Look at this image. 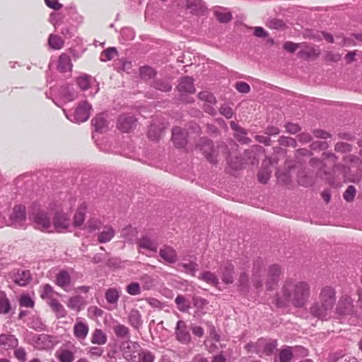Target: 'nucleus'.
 I'll list each match as a JSON object with an SVG mask.
<instances>
[{
  "label": "nucleus",
  "mask_w": 362,
  "mask_h": 362,
  "mask_svg": "<svg viewBox=\"0 0 362 362\" xmlns=\"http://www.w3.org/2000/svg\"><path fill=\"white\" fill-rule=\"evenodd\" d=\"M139 71L141 78L145 80L150 79L156 75L155 70L148 66L141 67Z\"/></svg>",
  "instance_id": "nucleus-52"
},
{
  "label": "nucleus",
  "mask_w": 362,
  "mask_h": 362,
  "mask_svg": "<svg viewBox=\"0 0 362 362\" xmlns=\"http://www.w3.org/2000/svg\"><path fill=\"white\" fill-rule=\"evenodd\" d=\"M235 88L238 92L242 93H247L250 90V86L247 83L243 81L237 82L235 83Z\"/></svg>",
  "instance_id": "nucleus-62"
},
{
  "label": "nucleus",
  "mask_w": 362,
  "mask_h": 362,
  "mask_svg": "<svg viewBox=\"0 0 362 362\" xmlns=\"http://www.w3.org/2000/svg\"><path fill=\"white\" fill-rule=\"evenodd\" d=\"M175 302L178 310L182 313H187L190 308V302L184 296L178 295Z\"/></svg>",
  "instance_id": "nucleus-41"
},
{
  "label": "nucleus",
  "mask_w": 362,
  "mask_h": 362,
  "mask_svg": "<svg viewBox=\"0 0 362 362\" xmlns=\"http://www.w3.org/2000/svg\"><path fill=\"white\" fill-rule=\"evenodd\" d=\"M165 125L159 121H154L150 126L148 137L152 141H158L164 133Z\"/></svg>",
  "instance_id": "nucleus-15"
},
{
  "label": "nucleus",
  "mask_w": 362,
  "mask_h": 362,
  "mask_svg": "<svg viewBox=\"0 0 362 362\" xmlns=\"http://www.w3.org/2000/svg\"><path fill=\"white\" fill-rule=\"evenodd\" d=\"M71 67L72 64L69 56L66 54H61L59 58L58 70L61 72H66L71 71Z\"/></svg>",
  "instance_id": "nucleus-31"
},
{
  "label": "nucleus",
  "mask_w": 362,
  "mask_h": 362,
  "mask_svg": "<svg viewBox=\"0 0 362 362\" xmlns=\"http://www.w3.org/2000/svg\"><path fill=\"white\" fill-rule=\"evenodd\" d=\"M8 225L16 228H25L26 225L25 206L16 205L9 216Z\"/></svg>",
  "instance_id": "nucleus-7"
},
{
  "label": "nucleus",
  "mask_w": 362,
  "mask_h": 362,
  "mask_svg": "<svg viewBox=\"0 0 362 362\" xmlns=\"http://www.w3.org/2000/svg\"><path fill=\"white\" fill-rule=\"evenodd\" d=\"M77 84L81 90H86L91 87L94 82L90 76L84 74L77 78Z\"/></svg>",
  "instance_id": "nucleus-42"
},
{
  "label": "nucleus",
  "mask_w": 362,
  "mask_h": 362,
  "mask_svg": "<svg viewBox=\"0 0 362 362\" xmlns=\"http://www.w3.org/2000/svg\"><path fill=\"white\" fill-rule=\"evenodd\" d=\"M172 141L176 148H184L187 143V132L186 130L176 127L172 130Z\"/></svg>",
  "instance_id": "nucleus-14"
},
{
  "label": "nucleus",
  "mask_w": 362,
  "mask_h": 362,
  "mask_svg": "<svg viewBox=\"0 0 362 362\" xmlns=\"http://www.w3.org/2000/svg\"><path fill=\"white\" fill-rule=\"evenodd\" d=\"M136 234V229L131 226L125 227L122 230V236L128 242H132Z\"/></svg>",
  "instance_id": "nucleus-47"
},
{
  "label": "nucleus",
  "mask_w": 362,
  "mask_h": 362,
  "mask_svg": "<svg viewBox=\"0 0 362 362\" xmlns=\"http://www.w3.org/2000/svg\"><path fill=\"white\" fill-rule=\"evenodd\" d=\"M356 190L353 185H350L348 187L345 192L344 193V199L346 202H352L355 197Z\"/></svg>",
  "instance_id": "nucleus-60"
},
{
  "label": "nucleus",
  "mask_w": 362,
  "mask_h": 362,
  "mask_svg": "<svg viewBox=\"0 0 362 362\" xmlns=\"http://www.w3.org/2000/svg\"><path fill=\"white\" fill-rule=\"evenodd\" d=\"M154 360L155 356L151 351L141 348L132 362H154Z\"/></svg>",
  "instance_id": "nucleus-30"
},
{
  "label": "nucleus",
  "mask_w": 362,
  "mask_h": 362,
  "mask_svg": "<svg viewBox=\"0 0 362 362\" xmlns=\"http://www.w3.org/2000/svg\"><path fill=\"white\" fill-rule=\"evenodd\" d=\"M293 357L292 348L286 346L282 349L279 352L280 362H291Z\"/></svg>",
  "instance_id": "nucleus-51"
},
{
  "label": "nucleus",
  "mask_w": 362,
  "mask_h": 362,
  "mask_svg": "<svg viewBox=\"0 0 362 362\" xmlns=\"http://www.w3.org/2000/svg\"><path fill=\"white\" fill-rule=\"evenodd\" d=\"M20 305L25 308H33L34 306V300L28 295H22L19 299Z\"/></svg>",
  "instance_id": "nucleus-59"
},
{
  "label": "nucleus",
  "mask_w": 362,
  "mask_h": 362,
  "mask_svg": "<svg viewBox=\"0 0 362 362\" xmlns=\"http://www.w3.org/2000/svg\"><path fill=\"white\" fill-rule=\"evenodd\" d=\"M279 143L281 146L296 147V141L294 139L287 136H281L279 139Z\"/></svg>",
  "instance_id": "nucleus-61"
},
{
  "label": "nucleus",
  "mask_w": 362,
  "mask_h": 362,
  "mask_svg": "<svg viewBox=\"0 0 362 362\" xmlns=\"http://www.w3.org/2000/svg\"><path fill=\"white\" fill-rule=\"evenodd\" d=\"M120 296V291L115 288H110L105 292L106 300L110 304H117Z\"/></svg>",
  "instance_id": "nucleus-40"
},
{
  "label": "nucleus",
  "mask_w": 362,
  "mask_h": 362,
  "mask_svg": "<svg viewBox=\"0 0 362 362\" xmlns=\"http://www.w3.org/2000/svg\"><path fill=\"white\" fill-rule=\"evenodd\" d=\"M272 171L269 168H262L257 174L258 181L265 184L269 180Z\"/></svg>",
  "instance_id": "nucleus-53"
},
{
  "label": "nucleus",
  "mask_w": 362,
  "mask_h": 362,
  "mask_svg": "<svg viewBox=\"0 0 362 362\" xmlns=\"http://www.w3.org/2000/svg\"><path fill=\"white\" fill-rule=\"evenodd\" d=\"M214 14L221 23H227L230 21L232 18L230 13L223 8L214 11Z\"/></svg>",
  "instance_id": "nucleus-49"
},
{
  "label": "nucleus",
  "mask_w": 362,
  "mask_h": 362,
  "mask_svg": "<svg viewBox=\"0 0 362 362\" xmlns=\"http://www.w3.org/2000/svg\"><path fill=\"white\" fill-rule=\"evenodd\" d=\"M114 333L119 338L129 339L130 334L127 327L124 325L117 323L112 327Z\"/></svg>",
  "instance_id": "nucleus-39"
},
{
  "label": "nucleus",
  "mask_w": 362,
  "mask_h": 362,
  "mask_svg": "<svg viewBox=\"0 0 362 362\" xmlns=\"http://www.w3.org/2000/svg\"><path fill=\"white\" fill-rule=\"evenodd\" d=\"M192 303L196 308L195 315L197 316L200 317L206 313L208 310L207 305L209 304L207 300L202 297L194 296L192 298Z\"/></svg>",
  "instance_id": "nucleus-25"
},
{
  "label": "nucleus",
  "mask_w": 362,
  "mask_h": 362,
  "mask_svg": "<svg viewBox=\"0 0 362 362\" xmlns=\"http://www.w3.org/2000/svg\"><path fill=\"white\" fill-rule=\"evenodd\" d=\"M310 297V285L308 281L294 279H287L284 282L280 293L275 299L279 308L289 305L295 308H303Z\"/></svg>",
  "instance_id": "nucleus-1"
},
{
  "label": "nucleus",
  "mask_w": 362,
  "mask_h": 362,
  "mask_svg": "<svg viewBox=\"0 0 362 362\" xmlns=\"http://www.w3.org/2000/svg\"><path fill=\"white\" fill-rule=\"evenodd\" d=\"M183 5L190 13L196 16H203L206 11V7L202 0H183Z\"/></svg>",
  "instance_id": "nucleus-11"
},
{
  "label": "nucleus",
  "mask_w": 362,
  "mask_h": 362,
  "mask_svg": "<svg viewBox=\"0 0 362 362\" xmlns=\"http://www.w3.org/2000/svg\"><path fill=\"white\" fill-rule=\"evenodd\" d=\"M107 337L101 329H95L91 336L90 341L94 344L103 345L106 344Z\"/></svg>",
  "instance_id": "nucleus-33"
},
{
  "label": "nucleus",
  "mask_w": 362,
  "mask_h": 362,
  "mask_svg": "<svg viewBox=\"0 0 362 362\" xmlns=\"http://www.w3.org/2000/svg\"><path fill=\"white\" fill-rule=\"evenodd\" d=\"M175 334L176 339L182 344H187L191 341L189 330L183 320L177 321Z\"/></svg>",
  "instance_id": "nucleus-12"
},
{
  "label": "nucleus",
  "mask_w": 362,
  "mask_h": 362,
  "mask_svg": "<svg viewBox=\"0 0 362 362\" xmlns=\"http://www.w3.org/2000/svg\"><path fill=\"white\" fill-rule=\"evenodd\" d=\"M197 148L202 152L205 158L211 163H216L218 162V158L220 156V153L227 159L228 163L231 168L238 170L242 168L243 163L239 158H236V161L233 162L231 159H229L228 155V149L225 145L217 146L215 148H214L212 141L206 138H202L197 144Z\"/></svg>",
  "instance_id": "nucleus-3"
},
{
  "label": "nucleus",
  "mask_w": 362,
  "mask_h": 362,
  "mask_svg": "<svg viewBox=\"0 0 362 362\" xmlns=\"http://www.w3.org/2000/svg\"><path fill=\"white\" fill-rule=\"evenodd\" d=\"M56 284L65 291L71 290V276L68 272L60 271L56 276Z\"/></svg>",
  "instance_id": "nucleus-21"
},
{
  "label": "nucleus",
  "mask_w": 362,
  "mask_h": 362,
  "mask_svg": "<svg viewBox=\"0 0 362 362\" xmlns=\"http://www.w3.org/2000/svg\"><path fill=\"white\" fill-rule=\"evenodd\" d=\"M153 86L155 88L160 90L161 91H163V92L169 91L171 90V88H172L170 84L168 82L161 81V80H156V81H153Z\"/></svg>",
  "instance_id": "nucleus-56"
},
{
  "label": "nucleus",
  "mask_w": 362,
  "mask_h": 362,
  "mask_svg": "<svg viewBox=\"0 0 362 362\" xmlns=\"http://www.w3.org/2000/svg\"><path fill=\"white\" fill-rule=\"evenodd\" d=\"M230 128L235 132L234 136L238 141L243 144H247L250 142V139L247 137V132L243 128L240 127L233 121L230 122Z\"/></svg>",
  "instance_id": "nucleus-27"
},
{
  "label": "nucleus",
  "mask_w": 362,
  "mask_h": 362,
  "mask_svg": "<svg viewBox=\"0 0 362 362\" xmlns=\"http://www.w3.org/2000/svg\"><path fill=\"white\" fill-rule=\"evenodd\" d=\"M87 209L88 206L85 202L81 204L78 207L77 211L74 214L73 221V224L75 227H80L83 225L85 220Z\"/></svg>",
  "instance_id": "nucleus-26"
},
{
  "label": "nucleus",
  "mask_w": 362,
  "mask_h": 362,
  "mask_svg": "<svg viewBox=\"0 0 362 362\" xmlns=\"http://www.w3.org/2000/svg\"><path fill=\"white\" fill-rule=\"evenodd\" d=\"M56 356L60 362H73L74 359V354L66 349L58 351Z\"/></svg>",
  "instance_id": "nucleus-45"
},
{
  "label": "nucleus",
  "mask_w": 362,
  "mask_h": 362,
  "mask_svg": "<svg viewBox=\"0 0 362 362\" xmlns=\"http://www.w3.org/2000/svg\"><path fill=\"white\" fill-rule=\"evenodd\" d=\"M139 247L150 252H156L158 243L156 240L150 235H144L138 242Z\"/></svg>",
  "instance_id": "nucleus-22"
},
{
  "label": "nucleus",
  "mask_w": 362,
  "mask_h": 362,
  "mask_svg": "<svg viewBox=\"0 0 362 362\" xmlns=\"http://www.w3.org/2000/svg\"><path fill=\"white\" fill-rule=\"evenodd\" d=\"M63 39L56 35L50 34L48 38L49 46L54 49H60L64 45Z\"/></svg>",
  "instance_id": "nucleus-44"
},
{
  "label": "nucleus",
  "mask_w": 362,
  "mask_h": 362,
  "mask_svg": "<svg viewBox=\"0 0 362 362\" xmlns=\"http://www.w3.org/2000/svg\"><path fill=\"white\" fill-rule=\"evenodd\" d=\"M178 266L182 268L187 274L193 276H195V274L199 270V264L194 261L186 262L185 259H183V262L179 263Z\"/></svg>",
  "instance_id": "nucleus-32"
},
{
  "label": "nucleus",
  "mask_w": 362,
  "mask_h": 362,
  "mask_svg": "<svg viewBox=\"0 0 362 362\" xmlns=\"http://www.w3.org/2000/svg\"><path fill=\"white\" fill-rule=\"evenodd\" d=\"M114 229L109 226H105L102 232L98 235V240L100 243L110 242L115 236Z\"/></svg>",
  "instance_id": "nucleus-29"
},
{
  "label": "nucleus",
  "mask_w": 362,
  "mask_h": 362,
  "mask_svg": "<svg viewBox=\"0 0 362 362\" xmlns=\"http://www.w3.org/2000/svg\"><path fill=\"white\" fill-rule=\"evenodd\" d=\"M67 306L71 310L79 312L83 308V300L80 296L71 297L68 300Z\"/></svg>",
  "instance_id": "nucleus-35"
},
{
  "label": "nucleus",
  "mask_w": 362,
  "mask_h": 362,
  "mask_svg": "<svg viewBox=\"0 0 362 362\" xmlns=\"http://www.w3.org/2000/svg\"><path fill=\"white\" fill-rule=\"evenodd\" d=\"M117 54V49L115 47H110L103 52L100 54V60L106 62L112 59Z\"/></svg>",
  "instance_id": "nucleus-54"
},
{
  "label": "nucleus",
  "mask_w": 362,
  "mask_h": 362,
  "mask_svg": "<svg viewBox=\"0 0 362 362\" xmlns=\"http://www.w3.org/2000/svg\"><path fill=\"white\" fill-rule=\"evenodd\" d=\"M46 6L55 11H59L63 7V5L58 0H45Z\"/></svg>",
  "instance_id": "nucleus-63"
},
{
  "label": "nucleus",
  "mask_w": 362,
  "mask_h": 362,
  "mask_svg": "<svg viewBox=\"0 0 362 362\" xmlns=\"http://www.w3.org/2000/svg\"><path fill=\"white\" fill-rule=\"evenodd\" d=\"M136 119L132 114L121 115L117 122V127L123 132H129L136 127Z\"/></svg>",
  "instance_id": "nucleus-10"
},
{
  "label": "nucleus",
  "mask_w": 362,
  "mask_h": 362,
  "mask_svg": "<svg viewBox=\"0 0 362 362\" xmlns=\"http://www.w3.org/2000/svg\"><path fill=\"white\" fill-rule=\"evenodd\" d=\"M40 296L42 299L46 300L47 303L50 302V300H54V291L52 287L49 284L43 286Z\"/></svg>",
  "instance_id": "nucleus-48"
},
{
  "label": "nucleus",
  "mask_w": 362,
  "mask_h": 362,
  "mask_svg": "<svg viewBox=\"0 0 362 362\" xmlns=\"http://www.w3.org/2000/svg\"><path fill=\"white\" fill-rule=\"evenodd\" d=\"M92 124L95 128V131L98 132H104L107 130L109 122L107 119V115L101 113L96 115L92 119Z\"/></svg>",
  "instance_id": "nucleus-20"
},
{
  "label": "nucleus",
  "mask_w": 362,
  "mask_h": 362,
  "mask_svg": "<svg viewBox=\"0 0 362 362\" xmlns=\"http://www.w3.org/2000/svg\"><path fill=\"white\" fill-rule=\"evenodd\" d=\"M11 310V303L4 292L0 291V314H8Z\"/></svg>",
  "instance_id": "nucleus-43"
},
{
  "label": "nucleus",
  "mask_w": 362,
  "mask_h": 362,
  "mask_svg": "<svg viewBox=\"0 0 362 362\" xmlns=\"http://www.w3.org/2000/svg\"><path fill=\"white\" fill-rule=\"evenodd\" d=\"M59 95L65 102H71L78 98V92L74 90L73 85H64L59 90Z\"/></svg>",
  "instance_id": "nucleus-16"
},
{
  "label": "nucleus",
  "mask_w": 362,
  "mask_h": 362,
  "mask_svg": "<svg viewBox=\"0 0 362 362\" xmlns=\"http://www.w3.org/2000/svg\"><path fill=\"white\" fill-rule=\"evenodd\" d=\"M128 320L129 323L136 329H139L142 325L141 316L137 310H132L130 311Z\"/></svg>",
  "instance_id": "nucleus-34"
},
{
  "label": "nucleus",
  "mask_w": 362,
  "mask_h": 362,
  "mask_svg": "<svg viewBox=\"0 0 362 362\" xmlns=\"http://www.w3.org/2000/svg\"><path fill=\"white\" fill-rule=\"evenodd\" d=\"M352 298L348 296H342L337 305V311L340 315H350L354 313Z\"/></svg>",
  "instance_id": "nucleus-13"
},
{
  "label": "nucleus",
  "mask_w": 362,
  "mask_h": 362,
  "mask_svg": "<svg viewBox=\"0 0 362 362\" xmlns=\"http://www.w3.org/2000/svg\"><path fill=\"white\" fill-rule=\"evenodd\" d=\"M199 98L209 103V104H215L216 102L214 95L209 91H202L199 93Z\"/></svg>",
  "instance_id": "nucleus-58"
},
{
  "label": "nucleus",
  "mask_w": 362,
  "mask_h": 362,
  "mask_svg": "<svg viewBox=\"0 0 362 362\" xmlns=\"http://www.w3.org/2000/svg\"><path fill=\"white\" fill-rule=\"evenodd\" d=\"M102 226V222L96 218H90L86 223L85 228L88 233H93L99 230Z\"/></svg>",
  "instance_id": "nucleus-46"
},
{
  "label": "nucleus",
  "mask_w": 362,
  "mask_h": 362,
  "mask_svg": "<svg viewBox=\"0 0 362 362\" xmlns=\"http://www.w3.org/2000/svg\"><path fill=\"white\" fill-rule=\"evenodd\" d=\"M126 291L132 296H136L141 293V286L139 283L132 282L127 286Z\"/></svg>",
  "instance_id": "nucleus-57"
},
{
  "label": "nucleus",
  "mask_w": 362,
  "mask_h": 362,
  "mask_svg": "<svg viewBox=\"0 0 362 362\" xmlns=\"http://www.w3.org/2000/svg\"><path fill=\"white\" fill-rule=\"evenodd\" d=\"M281 274V269L279 264H272L268 267L266 288L268 291H272L277 285L279 276Z\"/></svg>",
  "instance_id": "nucleus-9"
},
{
  "label": "nucleus",
  "mask_w": 362,
  "mask_h": 362,
  "mask_svg": "<svg viewBox=\"0 0 362 362\" xmlns=\"http://www.w3.org/2000/svg\"><path fill=\"white\" fill-rule=\"evenodd\" d=\"M141 281L144 283V286L146 289H150L153 286V279L147 274L144 275L141 278Z\"/></svg>",
  "instance_id": "nucleus-64"
},
{
  "label": "nucleus",
  "mask_w": 362,
  "mask_h": 362,
  "mask_svg": "<svg viewBox=\"0 0 362 362\" xmlns=\"http://www.w3.org/2000/svg\"><path fill=\"white\" fill-rule=\"evenodd\" d=\"M54 206L50 204L49 209L46 211L39 209L37 211H33L30 215L33 226L35 228L48 233L52 232V216L54 214Z\"/></svg>",
  "instance_id": "nucleus-4"
},
{
  "label": "nucleus",
  "mask_w": 362,
  "mask_h": 362,
  "mask_svg": "<svg viewBox=\"0 0 362 362\" xmlns=\"http://www.w3.org/2000/svg\"><path fill=\"white\" fill-rule=\"evenodd\" d=\"M199 279L213 286H216L218 284V277L211 272H203Z\"/></svg>",
  "instance_id": "nucleus-50"
},
{
  "label": "nucleus",
  "mask_w": 362,
  "mask_h": 362,
  "mask_svg": "<svg viewBox=\"0 0 362 362\" xmlns=\"http://www.w3.org/2000/svg\"><path fill=\"white\" fill-rule=\"evenodd\" d=\"M233 266L230 262H226L220 267V276L222 281L227 284L233 282Z\"/></svg>",
  "instance_id": "nucleus-18"
},
{
  "label": "nucleus",
  "mask_w": 362,
  "mask_h": 362,
  "mask_svg": "<svg viewBox=\"0 0 362 362\" xmlns=\"http://www.w3.org/2000/svg\"><path fill=\"white\" fill-rule=\"evenodd\" d=\"M88 325L78 317L74 326V334L76 338L78 339H85L88 334Z\"/></svg>",
  "instance_id": "nucleus-19"
},
{
  "label": "nucleus",
  "mask_w": 362,
  "mask_h": 362,
  "mask_svg": "<svg viewBox=\"0 0 362 362\" xmlns=\"http://www.w3.org/2000/svg\"><path fill=\"white\" fill-rule=\"evenodd\" d=\"M177 90L181 93H194L195 88L194 86L193 78L189 76H185L180 79L177 85Z\"/></svg>",
  "instance_id": "nucleus-23"
},
{
  "label": "nucleus",
  "mask_w": 362,
  "mask_h": 362,
  "mask_svg": "<svg viewBox=\"0 0 362 362\" xmlns=\"http://www.w3.org/2000/svg\"><path fill=\"white\" fill-rule=\"evenodd\" d=\"M54 206L52 218V232L63 233L71 227L69 216L62 210L60 204H53Z\"/></svg>",
  "instance_id": "nucleus-5"
},
{
  "label": "nucleus",
  "mask_w": 362,
  "mask_h": 362,
  "mask_svg": "<svg viewBox=\"0 0 362 362\" xmlns=\"http://www.w3.org/2000/svg\"><path fill=\"white\" fill-rule=\"evenodd\" d=\"M335 303V289L332 286H326L321 288L318 301L313 303L310 312L314 317L326 320L330 317Z\"/></svg>",
  "instance_id": "nucleus-2"
},
{
  "label": "nucleus",
  "mask_w": 362,
  "mask_h": 362,
  "mask_svg": "<svg viewBox=\"0 0 362 362\" xmlns=\"http://www.w3.org/2000/svg\"><path fill=\"white\" fill-rule=\"evenodd\" d=\"M69 16L71 19L77 24L80 25L83 23V16L77 11L75 7L70 8Z\"/></svg>",
  "instance_id": "nucleus-55"
},
{
  "label": "nucleus",
  "mask_w": 362,
  "mask_h": 362,
  "mask_svg": "<svg viewBox=\"0 0 362 362\" xmlns=\"http://www.w3.org/2000/svg\"><path fill=\"white\" fill-rule=\"evenodd\" d=\"M13 281L21 286L27 285L30 280V273L28 270H17L12 276Z\"/></svg>",
  "instance_id": "nucleus-24"
},
{
  "label": "nucleus",
  "mask_w": 362,
  "mask_h": 362,
  "mask_svg": "<svg viewBox=\"0 0 362 362\" xmlns=\"http://www.w3.org/2000/svg\"><path fill=\"white\" fill-rule=\"evenodd\" d=\"M120 348L123 357L129 362H132V360L135 357L136 358L139 351L141 349L139 343L129 339L122 342Z\"/></svg>",
  "instance_id": "nucleus-8"
},
{
  "label": "nucleus",
  "mask_w": 362,
  "mask_h": 362,
  "mask_svg": "<svg viewBox=\"0 0 362 362\" xmlns=\"http://www.w3.org/2000/svg\"><path fill=\"white\" fill-rule=\"evenodd\" d=\"M52 310L56 313L58 318L64 317L66 315V311L64 306L57 300H50V302L47 303Z\"/></svg>",
  "instance_id": "nucleus-37"
},
{
  "label": "nucleus",
  "mask_w": 362,
  "mask_h": 362,
  "mask_svg": "<svg viewBox=\"0 0 362 362\" xmlns=\"http://www.w3.org/2000/svg\"><path fill=\"white\" fill-rule=\"evenodd\" d=\"M257 346L259 347L262 346L263 351L262 354L266 356L272 355L277 347V341L276 340H271L269 341L265 342L263 339H259L257 341Z\"/></svg>",
  "instance_id": "nucleus-28"
},
{
  "label": "nucleus",
  "mask_w": 362,
  "mask_h": 362,
  "mask_svg": "<svg viewBox=\"0 0 362 362\" xmlns=\"http://www.w3.org/2000/svg\"><path fill=\"white\" fill-rule=\"evenodd\" d=\"M91 105L86 101H83L78 104L73 112L67 113L64 110V112L68 119L72 122L81 123L87 121L90 117Z\"/></svg>",
  "instance_id": "nucleus-6"
},
{
  "label": "nucleus",
  "mask_w": 362,
  "mask_h": 362,
  "mask_svg": "<svg viewBox=\"0 0 362 362\" xmlns=\"http://www.w3.org/2000/svg\"><path fill=\"white\" fill-rule=\"evenodd\" d=\"M160 257L169 264L175 263L177 259L176 250L171 246L164 245L160 249Z\"/></svg>",
  "instance_id": "nucleus-17"
},
{
  "label": "nucleus",
  "mask_w": 362,
  "mask_h": 362,
  "mask_svg": "<svg viewBox=\"0 0 362 362\" xmlns=\"http://www.w3.org/2000/svg\"><path fill=\"white\" fill-rule=\"evenodd\" d=\"M262 265H263V262L262 260H257L254 264L252 278H253V281H255V284L257 288L262 286V282L259 279V278L261 276L260 273L262 272L261 267Z\"/></svg>",
  "instance_id": "nucleus-36"
},
{
  "label": "nucleus",
  "mask_w": 362,
  "mask_h": 362,
  "mask_svg": "<svg viewBox=\"0 0 362 362\" xmlns=\"http://www.w3.org/2000/svg\"><path fill=\"white\" fill-rule=\"evenodd\" d=\"M17 339L9 334H2L0 335V345H2L6 349L14 347L17 345Z\"/></svg>",
  "instance_id": "nucleus-38"
}]
</instances>
